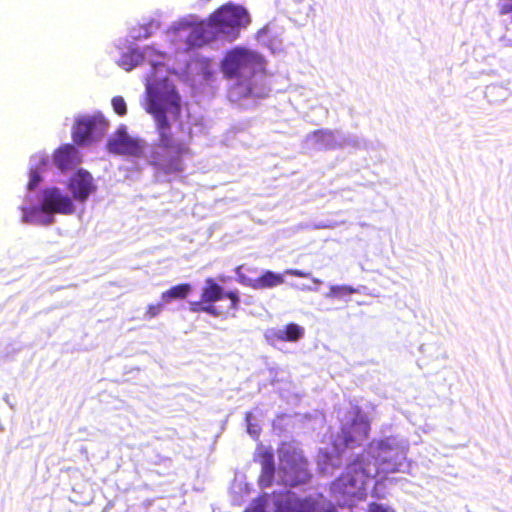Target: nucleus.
I'll use <instances>...</instances> for the list:
<instances>
[{
	"label": "nucleus",
	"instance_id": "obj_10",
	"mask_svg": "<svg viewBox=\"0 0 512 512\" xmlns=\"http://www.w3.org/2000/svg\"><path fill=\"white\" fill-rule=\"evenodd\" d=\"M142 148L143 146L141 141L130 137L125 127L119 128L107 143L108 151L117 155H130L137 157L141 155Z\"/></svg>",
	"mask_w": 512,
	"mask_h": 512
},
{
	"label": "nucleus",
	"instance_id": "obj_21",
	"mask_svg": "<svg viewBox=\"0 0 512 512\" xmlns=\"http://www.w3.org/2000/svg\"><path fill=\"white\" fill-rule=\"evenodd\" d=\"M21 211L23 212L22 221L24 223L36 222V217L41 212L40 207H22Z\"/></svg>",
	"mask_w": 512,
	"mask_h": 512
},
{
	"label": "nucleus",
	"instance_id": "obj_25",
	"mask_svg": "<svg viewBox=\"0 0 512 512\" xmlns=\"http://www.w3.org/2000/svg\"><path fill=\"white\" fill-rule=\"evenodd\" d=\"M224 298H228L230 300V308L232 310H237L239 307V295L236 291H228L224 292Z\"/></svg>",
	"mask_w": 512,
	"mask_h": 512
},
{
	"label": "nucleus",
	"instance_id": "obj_29",
	"mask_svg": "<svg viewBox=\"0 0 512 512\" xmlns=\"http://www.w3.org/2000/svg\"><path fill=\"white\" fill-rule=\"evenodd\" d=\"M54 222V218L53 217H49V219H47V221H45L46 224H51Z\"/></svg>",
	"mask_w": 512,
	"mask_h": 512
},
{
	"label": "nucleus",
	"instance_id": "obj_28",
	"mask_svg": "<svg viewBox=\"0 0 512 512\" xmlns=\"http://www.w3.org/2000/svg\"><path fill=\"white\" fill-rule=\"evenodd\" d=\"M369 512H393V511L389 510L388 508L384 507L381 504L371 503L369 505Z\"/></svg>",
	"mask_w": 512,
	"mask_h": 512
},
{
	"label": "nucleus",
	"instance_id": "obj_6",
	"mask_svg": "<svg viewBox=\"0 0 512 512\" xmlns=\"http://www.w3.org/2000/svg\"><path fill=\"white\" fill-rule=\"evenodd\" d=\"M369 453L375 461V475L381 472H396L400 464V458L403 455L401 447L390 439L371 442Z\"/></svg>",
	"mask_w": 512,
	"mask_h": 512
},
{
	"label": "nucleus",
	"instance_id": "obj_13",
	"mask_svg": "<svg viewBox=\"0 0 512 512\" xmlns=\"http://www.w3.org/2000/svg\"><path fill=\"white\" fill-rule=\"evenodd\" d=\"M242 266H239L236 269V274L238 275V280L240 283L256 289H268V288H274L284 283V277L280 273H276L270 270L265 271L261 276L251 279L247 278L243 274L240 273Z\"/></svg>",
	"mask_w": 512,
	"mask_h": 512
},
{
	"label": "nucleus",
	"instance_id": "obj_3",
	"mask_svg": "<svg viewBox=\"0 0 512 512\" xmlns=\"http://www.w3.org/2000/svg\"><path fill=\"white\" fill-rule=\"evenodd\" d=\"M264 64L262 56L254 51L237 47L227 52L222 61V72L227 79L239 82L250 80Z\"/></svg>",
	"mask_w": 512,
	"mask_h": 512
},
{
	"label": "nucleus",
	"instance_id": "obj_4",
	"mask_svg": "<svg viewBox=\"0 0 512 512\" xmlns=\"http://www.w3.org/2000/svg\"><path fill=\"white\" fill-rule=\"evenodd\" d=\"M209 20L217 35L223 34L229 40L237 38L240 29L250 23L246 9L235 5L221 6L209 16Z\"/></svg>",
	"mask_w": 512,
	"mask_h": 512
},
{
	"label": "nucleus",
	"instance_id": "obj_30",
	"mask_svg": "<svg viewBox=\"0 0 512 512\" xmlns=\"http://www.w3.org/2000/svg\"><path fill=\"white\" fill-rule=\"evenodd\" d=\"M509 45L512 46V42H510Z\"/></svg>",
	"mask_w": 512,
	"mask_h": 512
},
{
	"label": "nucleus",
	"instance_id": "obj_1",
	"mask_svg": "<svg viewBox=\"0 0 512 512\" xmlns=\"http://www.w3.org/2000/svg\"><path fill=\"white\" fill-rule=\"evenodd\" d=\"M146 111L155 121L157 141L149 154V164L163 174H178L184 171V158L191 155L189 143L178 137L183 129L180 122L175 131L168 119L170 113L174 120L181 114V98L175 87L167 81L148 83Z\"/></svg>",
	"mask_w": 512,
	"mask_h": 512
},
{
	"label": "nucleus",
	"instance_id": "obj_26",
	"mask_svg": "<svg viewBox=\"0 0 512 512\" xmlns=\"http://www.w3.org/2000/svg\"><path fill=\"white\" fill-rule=\"evenodd\" d=\"M245 512H266L265 504L261 499L253 500L245 509Z\"/></svg>",
	"mask_w": 512,
	"mask_h": 512
},
{
	"label": "nucleus",
	"instance_id": "obj_23",
	"mask_svg": "<svg viewBox=\"0 0 512 512\" xmlns=\"http://www.w3.org/2000/svg\"><path fill=\"white\" fill-rule=\"evenodd\" d=\"M112 107H113L115 113H117L120 116H124L127 113V106H126L125 100L121 96L113 97Z\"/></svg>",
	"mask_w": 512,
	"mask_h": 512
},
{
	"label": "nucleus",
	"instance_id": "obj_2",
	"mask_svg": "<svg viewBox=\"0 0 512 512\" xmlns=\"http://www.w3.org/2000/svg\"><path fill=\"white\" fill-rule=\"evenodd\" d=\"M370 430L371 423L367 414L359 406H351L341 421L339 432L333 438L336 451L361 446L369 438Z\"/></svg>",
	"mask_w": 512,
	"mask_h": 512
},
{
	"label": "nucleus",
	"instance_id": "obj_9",
	"mask_svg": "<svg viewBox=\"0 0 512 512\" xmlns=\"http://www.w3.org/2000/svg\"><path fill=\"white\" fill-rule=\"evenodd\" d=\"M41 212L49 215H71L75 211L72 198L63 194L57 187L45 188L40 203Z\"/></svg>",
	"mask_w": 512,
	"mask_h": 512
},
{
	"label": "nucleus",
	"instance_id": "obj_15",
	"mask_svg": "<svg viewBox=\"0 0 512 512\" xmlns=\"http://www.w3.org/2000/svg\"><path fill=\"white\" fill-rule=\"evenodd\" d=\"M191 290L192 286L189 283H181L162 292L160 299L166 304L171 303L174 300H184L187 298Z\"/></svg>",
	"mask_w": 512,
	"mask_h": 512
},
{
	"label": "nucleus",
	"instance_id": "obj_5",
	"mask_svg": "<svg viewBox=\"0 0 512 512\" xmlns=\"http://www.w3.org/2000/svg\"><path fill=\"white\" fill-rule=\"evenodd\" d=\"M371 476L370 469L362 455L351 462L345 473L333 483V489L344 496L356 497L363 493L367 480Z\"/></svg>",
	"mask_w": 512,
	"mask_h": 512
},
{
	"label": "nucleus",
	"instance_id": "obj_17",
	"mask_svg": "<svg viewBox=\"0 0 512 512\" xmlns=\"http://www.w3.org/2000/svg\"><path fill=\"white\" fill-rule=\"evenodd\" d=\"M261 463H262V472H261V480H266L267 484L271 483V480L274 476V460L273 455L269 452L261 453Z\"/></svg>",
	"mask_w": 512,
	"mask_h": 512
},
{
	"label": "nucleus",
	"instance_id": "obj_20",
	"mask_svg": "<svg viewBox=\"0 0 512 512\" xmlns=\"http://www.w3.org/2000/svg\"><path fill=\"white\" fill-rule=\"evenodd\" d=\"M292 512H317L316 503L310 499L295 501Z\"/></svg>",
	"mask_w": 512,
	"mask_h": 512
},
{
	"label": "nucleus",
	"instance_id": "obj_27",
	"mask_svg": "<svg viewBox=\"0 0 512 512\" xmlns=\"http://www.w3.org/2000/svg\"><path fill=\"white\" fill-rule=\"evenodd\" d=\"M499 13L501 15L512 13V0H500Z\"/></svg>",
	"mask_w": 512,
	"mask_h": 512
},
{
	"label": "nucleus",
	"instance_id": "obj_14",
	"mask_svg": "<svg viewBox=\"0 0 512 512\" xmlns=\"http://www.w3.org/2000/svg\"><path fill=\"white\" fill-rule=\"evenodd\" d=\"M54 162L60 170H69L80 162L78 151L71 144L64 145L55 151Z\"/></svg>",
	"mask_w": 512,
	"mask_h": 512
},
{
	"label": "nucleus",
	"instance_id": "obj_18",
	"mask_svg": "<svg viewBox=\"0 0 512 512\" xmlns=\"http://www.w3.org/2000/svg\"><path fill=\"white\" fill-rule=\"evenodd\" d=\"M357 292L358 289L348 285L331 286L329 292L326 294V297L332 299H346L350 295Z\"/></svg>",
	"mask_w": 512,
	"mask_h": 512
},
{
	"label": "nucleus",
	"instance_id": "obj_16",
	"mask_svg": "<svg viewBox=\"0 0 512 512\" xmlns=\"http://www.w3.org/2000/svg\"><path fill=\"white\" fill-rule=\"evenodd\" d=\"M303 328L295 323L287 324L283 329H278L273 332V337L276 340L284 342H295L303 336Z\"/></svg>",
	"mask_w": 512,
	"mask_h": 512
},
{
	"label": "nucleus",
	"instance_id": "obj_24",
	"mask_svg": "<svg viewBox=\"0 0 512 512\" xmlns=\"http://www.w3.org/2000/svg\"><path fill=\"white\" fill-rule=\"evenodd\" d=\"M42 181V177L40 173L36 170L30 172V179L27 183V189L32 191L34 190L38 184Z\"/></svg>",
	"mask_w": 512,
	"mask_h": 512
},
{
	"label": "nucleus",
	"instance_id": "obj_12",
	"mask_svg": "<svg viewBox=\"0 0 512 512\" xmlns=\"http://www.w3.org/2000/svg\"><path fill=\"white\" fill-rule=\"evenodd\" d=\"M217 37V33L212 28L210 20L189 25V32L186 36V45L188 49L202 47Z\"/></svg>",
	"mask_w": 512,
	"mask_h": 512
},
{
	"label": "nucleus",
	"instance_id": "obj_22",
	"mask_svg": "<svg viewBox=\"0 0 512 512\" xmlns=\"http://www.w3.org/2000/svg\"><path fill=\"white\" fill-rule=\"evenodd\" d=\"M165 304L166 303H163L162 300L154 304H149L145 310V317L149 320L157 317L163 311Z\"/></svg>",
	"mask_w": 512,
	"mask_h": 512
},
{
	"label": "nucleus",
	"instance_id": "obj_8",
	"mask_svg": "<svg viewBox=\"0 0 512 512\" xmlns=\"http://www.w3.org/2000/svg\"><path fill=\"white\" fill-rule=\"evenodd\" d=\"M224 298V290L213 278H207L202 288L200 300L189 302V310L193 313L205 312L214 317L220 315V311L214 303Z\"/></svg>",
	"mask_w": 512,
	"mask_h": 512
},
{
	"label": "nucleus",
	"instance_id": "obj_7",
	"mask_svg": "<svg viewBox=\"0 0 512 512\" xmlns=\"http://www.w3.org/2000/svg\"><path fill=\"white\" fill-rule=\"evenodd\" d=\"M109 122L99 114L78 118L72 130L73 141L82 145L94 137L102 136L107 130Z\"/></svg>",
	"mask_w": 512,
	"mask_h": 512
},
{
	"label": "nucleus",
	"instance_id": "obj_19",
	"mask_svg": "<svg viewBox=\"0 0 512 512\" xmlns=\"http://www.w3.org/2000/svg\"><path fill=\"white\" fill-rule=\"evenodd\" d=\"M140 58L141 53H139L136 50H132L121 57L119 61V66L126 71H130L138 65Z\"/></svg>",
	"mask_w": 512,
	"mask_h": 512
},
{
	"label": "nucleus",
	"instance_id": "obj_11",
	"mask_svg": "<svg viewBox=\"0 0 512 512\" xmlns=\"http://www.w3.org/2000/svg\"><path fill=\"white\" fill-rule=\"evenodd\" d=\"M67 188L71 192L74 200L83 203L88 199L90 194L95 191L96 186L89 172L79 170L70 177Z\"/></svg>",
	"mask_w": 512,
	"mask_h": 512
}]
</instances>
